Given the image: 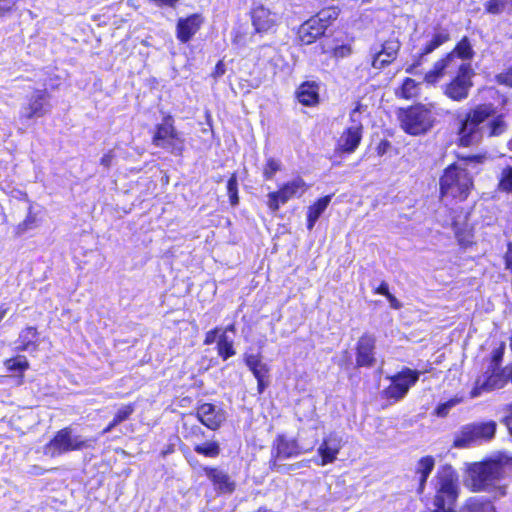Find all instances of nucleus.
Wrapping results in <instances>:
<instances>
[{"label": "nucleus", "instance_id": "nucleus-35", "mask_svg": "<svg viewBox=\"0 0 512 512\" xmlns=\"http://www.w3.org/2000/svg\"><path fill=\"white\" fill-rule=\"evenodd\" d=\"M445 74L443 65L440 60L435 62L432 69L429 70L425 76L424 81L428 84H435L437 83Z\"/></svg>", "mask_w": 512, "mask_h": 512}, {"label": "nucleus", "instance_id": "nucleus-1", "mask_svg": "<svg viewBox=\"0 0 512 512\" xmlns=\"http://www.w3.org/2000/svg\"><path fill=\"white\" fill-rule=\"evenodd\" d=\"M506 130V123L491 105H479L470 110L458 129V143L469 147L480 142L483 136H499Z\"/></svg>", "mask_w": 512, "mask_h": 512}, {"label": "nucleus", "instance_id": "nucleus-38", "mask_svg": "<svg viewBox=\"0 0 512 512\" xmlns=\"http://www.w3.org/2000/svg\"><path fill=\"white\" fill-rule=\"evenodd\" d=\"M5 366L10 371H25L29 367V363L25 356H17L5 361Z\"/></svg>", "mask_w": 512, "mask_h": 512}, {"label": "nucleus", "instance_id": "nucleus-3", "mask_svg": "<svg viewBox=\"0 0 512 512\" xmlns=\"http://www.w3.org/2000/svg\"><path fill=\"white\" fill-rule=\"evenodd\" d=\"M96 438L84 439L74 434L72 427H65L56 432L54 437L43 447L44 455L54 458L62 454L93 448Z\"/></svg>", "mask_w": 512, "mask_h": 512}, {"label": "nucleus", "instance_id": "nucleus-11", "mask_svg": "<svg viewBox=\"0 0 512 512\" xmlns=\"http://www.w3.org/2000/svg\"><path fill=\"white\" fill-rule=\"evenodd\" d=\"M152 142L155 146L168 149L173 153H180L183 148V140L176 131L171 117L156 126Z\"/></svg>", "mask_w": 512, "mask_h": 512}, {"label": "nucleus", "instance_id": "nucleus-10", "mask_svg": "<svg viewBox=\"0 0 512 512\" xmlns=\"http://www.w3.org/2000/svg\"><path fill=\"white\" fill-rule=\"evenodd\" d=\"M508 383L504 368L489 367L480 375L470 392L471 398H476L485 392L503 388Z\"/></svg>", "mask_w": 512, "mask_h": 512}, {"label": "nucleus", "instance_id": "nucleus-22", "mask_svg": "<svg viewBox=\"0 0 512 512\" xmlns=\"http://www.w3.org/2000/svg\"><path fill=\"white\" fill-rule=\"evenodd\" d=\"M445 74L468 75L473 74L470 62L456 57V54L449 53L445 58L440 60Z\"/></svg>", "mask_w": 512, "mask_h": 512}, {"label": "nucleus", "instance_id": "nucleus-20", "mask_svg": "<svg viewBox=\"0 0 512 512\" xmlns=\"http://www.w3.org/2000/svg\"><path fill=\"white\" fill-rule=\"evenodd\" d=\"M362 138V131L359 127H347L337 142L338 150L342 152L352 153L359 146Z\"/></svg>", "mask_w": 512, "mask_h": 512}, {"label": "nucleus", "instance_id": "nucleus-40", "mask_svg": "<svg viewBox=\"0 0 512 512\" xmlns=\"http://www.w3.org/2000/svg\"><path fill=\"white\" fill-rule=\"evenodd\" d=\"M400 46L398 39L391 38L382 44V48L379 51L388 57H397Z\"/></svg>", "mask_w": 512, "mask_h": 512}, {"label": "nucleus", "instance_id": "nucleus-32", "mask_svg": "<svg viewBox=\"0 0 512 512\" xmlns=\"http://www.w3.org/2000/svg\"><path fill=\"white\" fill-rule=\"evenodd\" d=\"M194 451L202 456L209 458H216L220 454V445L215 440H209L203 443H196L194 445Z\"/></svg>", "mask_w": 512, "mask_h": 512}, {"label": "nucleus", "instance_id": "nucleus-30", "mask_svg": "<svg viewBox=\"0 0 512 512\" xmlns=\"http://www.w3.org/2000/svg\"><path fill=\"white\" fill-rule=\"evenodd\" d=\"M217 351L218 355L223 359L227 360L228 358L234 356L236 351L234 349L233 339L229 338L225 332H221L217 340Z\"/></svg>", "mask_w": 512, "mask_h": 512}, {"label": "nucleus", "instance_id": "nucleus-15", "mask_svg": "<svg viewBox=\"0 0 512 512\" xmlns=\"http://www.w3.org/2000/svg\"><path fill=\"white\" fill-rule=\"evenodd\" d=\"M48 94L46 90H36L31 95L28 100V103L23 105L20 110V118L29 120L33 117H42L44 116L47 109V100Z\"/></svg>", "mask_w": 512, "mask_h": 512}, {"label": "nucleus", "instance_id": "nucleus-48", "mask_svg": "<svg viewBox=\"0 0 512 512\" xmlns=\"http://www.w3.org/2000/svg\"><path fill=\"white\" fill-rule=\"evenodd\" d=\"M350 121L351 125L349 127H359V130L362 131V123H361V112L360 106L358 105L355 109L350 113Z\"/></svg>", "mask_w": 512, "mask_h": 512}, {"label": "nucleus", "instance_id": "nucleus-43", "mask_svg": "<svg viewBox=\"0 0 512 512\" xmlns=\"http://www.w3.org/2000/svg\"><path fill=\"white\" fill-rule=\"evenodd\" d=\"M237 187H238L237 177L235 174H232V176L229 178L228 183H227V190H228L230 203L233 206L237 205L238 201H239Z\"/></svg>", "mask_w": 512, "mask_h": 512}, {"label": "nucleus", "instance_id": "nucleus-27", "mask_svg": "<svg viewBox=\"0 0 512 512\" xmlns=\"http://www.w3.org/2000/svg\"><path fill=\"white\" fill-rule=\"evenodd\" d=\"M331 201V196L327 195L320 199H318L313 205L308 208L307 212V228L308 230H312L316 221L321 216V214L326 210L329 203Z\"/></svg>", "mask_w": 512, "mask_h": 512}, {"label": "nucleus", "instance_id": "nucleus-33", "mask_svg": "<svg viewBox=\"0 0 512 512\" xmlns=\"http://www.w3.org/2000/svg\"><path fill=\"white\" fill-rule=\"evenodd\" d=\"M450 53L456 54V57L459 59H463L466 62H469L473 55V49L467 37H464Z\"/></svg>", "mask_w": 512, "mask_h": 512}, {"label": "nucleus", "instance_id": "nucleus-4", "mask_svg": "<svg viewBox=\"0 0 512 512\" xmlns=\"http://www.w3.org/2000/svg\"><path fill=\"white\" fill-rule=\"evenodd\" d=\"M472 187L473 182L469 173L456 164L447 167L440 179V192L443 197L465 200Z\"/></svg>", "mask_w": 512, "mask_h": 512}, {"label": "nucleus", "instance_id": "nucleus-61", "mask_svg": "<svg viewBox=\"0 0 512 512\" xmlns=\"http://www.w3.org/2000/svg\"><path fill=\"white\" fill-rule=\"evenodd\" d=\"M508 382H512V363L504 367Z\"/></svg>", "mask_w": 512, "mask_h": 512}, {"label": "nucleus", "instance_id": "nucleus-29", "mask_svg": "<svg viewBox=\"0 0 512 512\" xmlns=\"http://www.w3.org/2000/svg\"><path fill=\"white\" fill-rule=\"evenodd\" d=\"M460 512H495V508L489 501L477 497L469 498L461 507Z\"/></svg>", "mask_w": 512, "mask_h": 512}, {"label": "nucleus", "instance_id": "nucleus-59", "mask_svg": "<svg viewBox=\"0 0 512 512\" xmlns=\"http://www.w3.org/2000/svg\"><path fill=\"white\" fill-rule=\"evenodd\" d=\"M508 410H509L510 413H509L508 416L505 417L504 423L507 426L510 434L512 435V404L509 405Z\"/></svg>", "mask_w": 512, "mask_h": 512}, {"label": "nucleus", "instance_id": "nucleus-6", "mask_svg": "<svg viewBox=\"0 0 512 512\" xmlns=\"http://www.w3.org/2000/svg\"><path fill=\"white\" fill-rule=\"evenodd\" d=\"M458 497L457 476L451 467H443L437 475L434 505L438 509L453 505Z\"/></svg>", "mask_w": 512, "mask_h": 512}, {"label": "nucleus", "instance_id": "nucleus-23", "mask_svg": "<svg viewBox=\"0 0 512 512\" xmlns=\"http://www.w3.org/2000/svg\"><path fill=\"white\" fill-rule=\"evenodd\" d=\"M205 473L221 493H232L234 491L235 483L225 472L216 468H205Z\"/></svg>", "mask_w": 512, "mask_h": 512}, {"label": "nucleus", "instance_id": "nucleus-5", "mask_svg": "<svg viewBox=\"0 0 512 512\" xmlns=\"http://www.w3.org/2000/svg\"><path fill=\"white\" fill-rule=\"evenodd\" d=\"M432 106L418 104L405 110L401 117V127L410 135L426 133L433 124Z\"/></svg>", "mask_w": 512, "mask_h": 512}, {"label": "nucleus", "instance_id": "nucleus-36", "mask_svg": "<svg viewBox=\"0 0 512 512\" xmlns=\"http://www.w3.org/2000/svg\"><path fill=\"white\" fill-rule=\"evenodd\" d=\"M37 336V330L34 327H27L24 329L19 336L21 345H19L17 348L19 350H28L29 346L33 344L34 339Z\"/></svg>", "mask_w": 512, "mask_h": 512}, {"label": "nucleus", "instance_id": "nucleus-41", "mask_svg": "<svg viewBox=\"0 0 512 512\" xmlns=\"http://www.w3.org/2000/svg\"><path fill=\"white\" fill-rule=\"evenodd\" d=\"M400 94L405 99H410L417 94V83L414 79L406 78L402 84Z\"/></svg>", "mask_w": 512, "mask_h": 512}, {"label": "nucleus", "instance_id": "nucleus-56", "mask_svg": "<svg viewBox=\"0 0 512 512\" xmlns=\"http://www.w3.org/2000/svg\"><path fill=\"white\" fill-rule=\"evenodd\" d=\"M506 268L512 270V243L508 246V251L505 255Z\"/></svg>", "mask_w": 512, "mask_h": 512}, {"label": "nucleus", "instance_id": "nucleus-58", "mask_svg": "<svg viewBox=\"0 0 512 512\" xmlns=\"http://www.w3.org/2000/svg\"><path fill=\"white\" fill-rule=\"evenodd\" d=\"M386 298L389 301L390 306L393 309H400L401 308V306H402L401 303L397 300V298L394 295H392L390 293Z\"/></svg>", "mask_w": 512, "mask_h": 512}, {"label": "nucleus", "instance_id": "nucleus-50", "mask_svg": "<svg viewBox=\"0 0 512 512\" xmlns=\"http://www.w3.org/2000/svg\"><path fill=\"white\" fill-rule=\"evenodd\" d=\"M351 47L348 45H340L333 49V55L337 58H344L351 54Z\"/></svg>", "mask_w": 512, "mask_h": 512}, {"label": "nucleus", "instance_id": "nucleus-55", "mask_svg": "<svg viewBox=\"0 0 512 512\" xmlns=\"http://www.w3.org/2000/svg\"><path fill=\"white\" fill-rule=\"evenodd\" d=\"M225 73V65L223 61H219L214 69L213 76L214 77H220Z\"/></svg>", "mask_w": 512, "mask_h": 512}, {"label": "nucleus", "instance_id": "nucleus-31", "mask_svg": "<svg viewBox=\"0 0 512 512\" xmlns=\"http://www.w3.org/2000/svg\"><path fill=\"white\" fill-rule=\"evenodd\" d=\"M339 16V9L337 7L331 6L322 9L312 18L323 26V29L326 30L333 21H335Z\"/></svg>", "mask_w": 512, "mask_h": 512}, {"label": "nucleus", "instance_id": "nucleus-34", "mask_svg": "<svg viewBox=\"0 0 512 512\" xmlns=\"http://www.w3.org/2000/svg\"><path fill=\"white\" fill-rule=\"evenodd\" d=\"M455 235L460 245L467 247L473 243L474 235L472 229L468 226L459 227L455 224Z\"/></svg>", "mask_w": 512, "mask_h": 512}, {"label": "nucleus", "instance_id": "nucleus-52", "mask_svg": "<svg viewBox=\"0 0 512 512\" xmlns=\"http://www.w3.org/2000/svg\"><path fill=\"white\" fill-rule=\"evenodd\" d=\"M219 331H220V329H218V328L208 331L205 335L204 344L205 345L213 344L216 341L217 337H219L218 336Z\"/></svg>", "mask_w": 512, "mask_h": 512}, {"label": "nucleus", "instance_id": "nucleus-53", "mask_svg": "<svg viewBox=\"0 0 512 512\" xmlns=\"http://www.w3.org/2000/svg\"><path fill=\"white\" fill-rule=\"evenodd\" d=\"M19 0H0V13L10 11Z\"/></svg>", "mask_w": 512, "mask_h": 512}, {"label": "nucleus", "instance_id": "nucleus-39", "mask_svg": "<svg viewBox=\"0 0 512 512\" xmlns=\"http://www.w3.org/2000/svg\"><path fill=\"white\" fill-rule=\"evenodd\" d=\"M36 222V215L32 212V207H29L26 218L21 223H19L16 228L17 234H23L26 231L34 228L36 226Z\"/></svg>", "mask_w": 512, "mask_h": 512}, {"label": "nucleus", "instance_id": "nucleus-18", "mask_svg": "<svg viewBox=\"0 0 512 512\" xmlns=\"http://www.w3.org/2000/svg\"><path fill=\"white\" fill-rule=\"evenodd\" d=\"M472 75L473 74L456 75L454 79L445 86L444 94L454 101L466 99L469 89L472 87Z\"/></svg>", "mask_w": 512, "mask_h": 512}, {"label": "nucleus", "instance_id": "nucleus-26", "mask_svg": "<svg viewBox=\"0 0 512 512\" xmlns=\"http://www.w3.org/2000/svg\"><path fill=\"white\" fill-rule=\"evenodd\" d=\"M310 448L304 449L300 447L295 440H287L284 437H279L277 440V456L281 458H290L293 456H297L303 452H307L312 449Z\"/></svg>", "mask_w": 512, "mask_h": 512}, {"label": "nucleus", "instance_id": "nucleus-60", "mask_svg": "<svg viewBox=\"0 0 512 512\" xmlns=\"http://www.w3.org/2000/svg\"><path fill=\"white\" fill-rule=\"evenodd\" d=\"M502 351H497L493 356V362L490 367H498V362L501 360Z\"/></svg>", "mask_w": 512, "mask_h": 512}, {"label": "nucleus", "instance_id": "nucleus-54", "mask_svg": "<svg viewBox=\"0 0 512 512\" xmlns=\"http://www.w3.org/2000/svg\"><path fill=\"white\" fill-rule=\"evenodd\" d=\"M158 7H175L179 0H149Z\"/></svg>", "mask_w": 512, "mask_h": 512}, {"label": "nucleus", "instance_id": "nucleus-21", "mask_svg": "<svg viewBox=\"0 0 512 512\" xmlns=\"http://www.w3.org/2000/svg\"><path fill=\"white\" fill-rule=\"evenodd\" d=\"M324 32L323 26L311 17L299 27L298 38L302 44L309 45L322 36Z\"/></svg>", "mask_w": 512, "mask_h": 512}, {"label": "nucleus", "instance_id": "nucleus-13", "mask_svg": "<svg viewBox=\"0 0 512 512\" xmlns=\"http://www.w3.org/2000/svg\"><path fill=\"white\" fill-rule=\"evenodd\" d=\"M342 447V437L336 432L329 433L323 438L317 449L320 460L316 463L320 466H326L335 462Z\"/></svg>", "mask_w": 512, "mask_h": 512}, {"label": "nucleus", "instance_id": "nucleus-47", "mask_svg": "<svg viewBox=\"0 0 512 512\" xmlns=\"http://www.w3.org/2000/svg\"><path fill=\"white\" fill-rule=\"evenodd\" d=\"M507 3L508 0H489L485 8L488 13L498 14L504 9Z\"/></svg>", "mask_w": 512, "mask_h": 512}, {"label": "nucleus", "instance_id": "nucleus-9", "mask_svg": "<svg viewBox=\"0 0 512 512\" xmlns=\"http://www.w3.org/2000/svg\"><path fill=\"white\" fill-rule=\"evenodd\" d=\"M249 14L251 25L257 34L274 33L280 22L278 14L262 3H254Z\"/></svg>", "mask_w": 512, "mask_h": 512}, {"label": "nucleus", "instance_id": "nucleus-2", "mask_svg": "<svg viewBox=\"0 0 512 512\" xmlns=\"http://www.w3.org/2000/svg\"><path fill=\"white\" fill-rule=\"evenodd\" d=\"M503 475L504 468L499 461L475 462L468 466L464 484L474 492H488L499 497L506 493Z\"/></svg>", "mask_w": 512, "mask_h": 512}, {"label": "nucleus", "instance_id": "nucleus-14", "mask_svg": "<svg viewBox=\"0 0 512 512\" xmlns=\"http://www.w3.org/2000/svg\"><path fill=\"white\" fill-rule=\"evenodd\" d=\"M197 419L210 430H218L226 421V412L211 403H203L196 410Z\"/></svg>", "mask_w": 512, "mask_h": 512}, {"label": "nucleus", "instance_id": "nucleus-16", "mask_svg": "<svg viewBox=\"0 0 512 512\" xmlns=\"http://www.w3.org/2000/svg\"><path fill=\"white\" fill-rule=\"evenodd\" d=\"M204 18L200 14H191L185 18H179L176 25V37L181 43H187L200 30Z\"/></svg>", "mask_w": 512, "mask_h": 512}, {"label": "nucleus", "instance_id": "nucleus-17", "mask_svg": "<svg viewBox=\"0 0 512 512\" xmlns=\"http://www.w3.org/2000/svg\"><path fill=\"white\" fill-rule=\"evenodd\" d=\"M376 338L370 334L362 335L357 342L356 363L358 366L371 367L375 364Z\"/></svg>", "mask_w": 512, "mask_h": 512}, {"label": "nucleus", "instance_id": "nucleus-28", "mask_svg": "<svg viewBox=\"0 0 512 512\" xmlns=\"http://www.w3.org/2000/svg\"><path fill=\"white\" fill-rule=\"evenodd\" d=\"M435 465V460L432 456L422 457L417 464L416 474L419 475V488L418 491L421 493L424 489L425 482L432 472Z\"/></svg>", "mask_w": 512, "mask_h": 512}, {"label": "nucleus", "instance_id": "nucleus-8", "mask_svg": "<svg viewBox=\"0 0 512 512\" xmlns=\"http://www.w3.org/2000/svg\"><path fill=\"white\" fill-rule=\"evenodd\" d=\"M308 189L306 182L300 178H294L283 184L279 190L267 195V205L272 212H276L280 205H284L294 197H300Z\"/></svg>", "mask_w": 512, "mask_h": 512}, {"label": "nucleus", "instance_id": "nucleus-45", "mask_svg": "<svg viewBox=\"0 0 512 512\" xmlns=\"http://www.w3.org/2000/svg\"><path fill=\"white\" fill-rule=\"evenodd\" d=\"M499 187L503 191L512 192V167L505 168L502 171Z\"/></svg>", "mask_w": 512, "mask_h": 512}, {"label": "nucleus", "instance_id": "nucleus-64", "mask_svg": "<svg viewBox=\"0 0 512 512\" xmlns=\"http://www.w3.org/2000/svg\"><path fill=\"white\" fill-rule=\"evenodd\" d=\"M222 332H225L226 334L228 332H233L234 333L235 332V326L233 324H231V325L227 326Z\"/></svg>", "mask_w": 512, "mask_h": 512}, {"label": "nucleus", "instance_id": "nucleus-63", "mask_svg": "<svg viewBox=\"0 0 512 512\" xmlns=\"http://www.w3.org/2000/svg\"><path fill=\"white\" fill-rule=\"evenodd\" d=\"M204 432L201 430L199 426L192 427V434L197 436L198 434H203Z\"/></svg>", "mask_w": 512, "mask_h": 512}, {"label": "nucleus", "instance_id": "nucleus-19", "mask_svg": "<svg viewBox=\"0 0 512 512\" xmlns=\"http://www.w3.org/2000/svg\"><path fill=\"white\" fill-rule=\"evenodd\" d=\"M244 360L254 377L257 379L258 392L262 393L267 387L269 367L266 363L262 362L260 354H245Z\"/></svg>", "mask_w": 512, "mask_h": 512}, {"label": "nucleus", "instance_id": "nucleus-57", "mask_svg": "<svg viewBox=\"0 0 512 512\" xmlns=\"http://www.w3.org/2000/svg\"><path fill=\"white\" fill-rule=\"evenodd\" d=\"M375 293L387 297L390 294L388 284L386 282H382L380 286L375 290Z\"/></svg>", "mask_w": 512, "mask_h": 512}, {"label": "nucleus", "instance_id": "nucleus-7", "mask_svg": "<svg viewBox=\"0 0 512 512\" xmlns=\"http://www.w3.org/2000/svg\"><path fill=\"white\" fill-rule=\"evenodd\" d=\"M496 423L494 421L470 423L464 425L455 435L453 446L466 448L477 441H487L494 437Z\"/></svg>", "mask_w": 512, "mask_h": 512}, {"label": "nucleus", "instance_id": "nucleus-46", "mask_svg": "<svg viewBox=\"0 0 512 512\" xmlns=\"http://www.w3.org/2000/svg\"><path fill=\"white\" fill-rule=\"evenodd\" d=\"M134 409L135 408L133 404H126L120 407L114 416L115 422L120 424L121 422L127 420L134 412Z\"/></svg>", "mask_w": 512, "mask_h": 512}, {"label": "nucleus", "instance_id": "nucleus-62", "mask_svg": "<svg viewBox=\"0 0 512 512\" xmlns=\"http://www.w3.org/2000/svg\"><path fill=\"white\" fill-rule=\"evenodd\" d=\"M117 425H119V423L115 422V419L113 418V420L109 423V425L102 431V434H106V433L110 432Z\"/></svg>", "mask_w": 512, "mask_h": 512}, {"label": "nucleus", "instance_id": "nucleus-12", "mask_svg": "<svg viewBox=\"0 0 512 512\" xmlns=\"http://www.w3.org/2000/svg\"><path fill=\"white\" fill-rule=\"evenodd\" d=\"M419 378V372L405 369L391 377V384L384 390L387 398L402 399Z\"/></svg>", "mask_w": 512, "mask_h": 512}, {"label": "nucleus", "instance_id": "nucleus-25", "mask_svg": "<svg viewBox=\"0 0 512 512\" xmlns=\"http://www.w3.org/2000/svg\"><path fill=\"white\" fill-rule=\"evenodd\" d=\"M298 101L305 106H313L319 101L318 85L315 82H305L296 92Z\"/></svg>", "mask_w": 512, "mask_h": 512}, {"label": "nucleus", "instance_id": "nucleus-49", "mask_svg": "<svg viewBox=\"0 0 512 512\" xmlns=\"http://www.w3.org/2000/svg\"><path fill=\"white\" fill-rule=\"evenodd\" d=\"M496 79L499 84L512 87V67L508 71L498 74Z\"/></svg>", "mask_w": 512, "mask_h": 512}, {"label": "nucleus", "instance_id": "nucleus-51", "mask_svg": "<svg viewBox=\"0 0 512 512\" xmlns=\"http://www.w3.org/2000/svg\"><path fill=\"white\" fill-rule=\"evenodd\" d=\"M115 158V155L113 154L112 151H108L107 153H105L101 159H100V164L105 168V169H109L113 163V160Z\"/></svg>", "mask_w": 512, "mask_h": 512}, {"label": "nucleus", "instance_id": "nucleus-37", "mask_svg": "<svg viewBox=\"0 0 512 512\" xmlns=\"http://www.w3.org/2000/svg\"><path fill=\"white\" fill-rule=\"evenodd\" d=\"M281 162L275 158H268L263 167V176L266 180H271L274 175L281 170Z\"/></svg>", "mask_w": 512, "mask_h": 512}, {"label": "nucleus", "instance_id": "nucleus-24", "mask_svg": "<svg viewBox=\"0 0 512 512\" xmlns=\"http://www.w3.org/2000/svg\"><path fill=\"white\" fill-rule=\"evenodd\" d=\"M449 40V34L445 32H438L435 33L433 38L426 44V46L423 48L422 52L420 53L418 59L409 65L406 68V73L408 74H416L415 69L420 66L421 61L425 55H428L429 53L433 52L436 48H438L443 43L447 42Z\"/></svg>", "mask_w": 512, "mask_h": 512}, {"label": "nucleus", "instance_id": "nucleus-42", "mask_svg": "<svg viewBox=\"0 0 512 512\" xmlns=\"http://www.w3.org/2000/svg\"><path fill=\"white\" fill-rule=\"evenodd\" d=\"M462 398L461 397H454L448 401H446L445 403H442L440 404L436 410H435V414L438 416V417H445L448 415L449 411L455 407L456 405L460 404L462 402Z\"/></svg>", "mask_w": 512, "mask_h": 512}, {"label": "nucleus", "instance_id": "nucleus-44", "mask_svg": "<svg viewBox=\"0 0 512 512\" xmlns=\"http://www.w3.org/2000/svg\"><path fill=\"white\" fill-rule=\"evenodd\" d=\"M396 57H388L380 51L375 52L372 59V67L375 69H382L392 63Z\"/></svg>", "mask_w": 512, "mask_h": 512}]
</instances>
